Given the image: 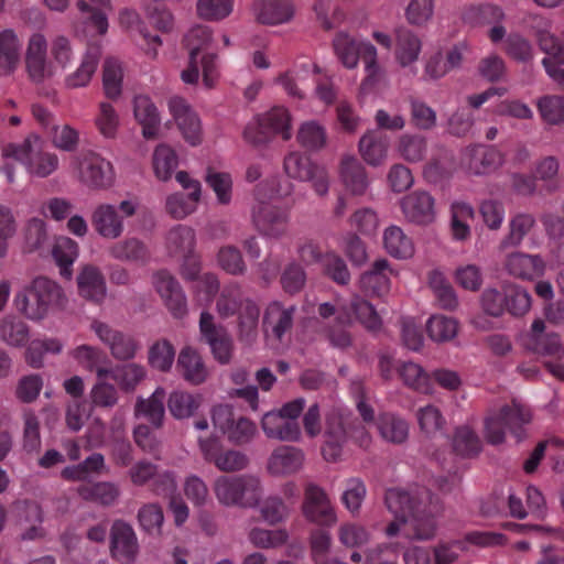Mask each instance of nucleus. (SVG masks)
Wrapping results in <instances>:
<instances>
[{
    "mask_svg": "<svg viewBox=\"0 0 564 564\" xmlns=\"http://www.w3.org/2000/svg\"><path fill=\"white\" fill-rule=\"evenodd\" d=\"M386 505L394 520L386 529L388 536L401 533L406 539L429 540L436 530L437 499L426 488L404 490L391 488L386 492Z\"/></svg>",
    "mask_w": 564,
    "mask_h": 564,
    "instance_id": "f257e3e1",
    "label": "nucleus"
},
{
    "mask_svg": "<svg viewBox=\"0 0 564 564\" xmlns=\"http://www.w3.org/2000/svg\"><path fill=\"white\" fill-rule=\"evenodd\" d=\"M348 440H351L361 448H368L371 444V435L366 426L350 414L339 410H332L325 417L324 443L322 455L330 463L338 462Z\"/></svg>",
    "mask_w": 564,
    "mask_h": 564,
    "instance_id": "f03ea898",
    "label": "nucleus"
},
{
    "mask_svg": "<svg viewBox=\"0 0 564 564\" xmlns=\"http://www.w3.org/2000/svg\"><path fill=\"white\" fill-rule=\"evenodd\" d=\"M274 180L271 182H262L257 185L254 189V198L257 203L251 209V220L254 228L261 236L279 239L288 232L290 212L285 208L267 203L264 200L267 198L265 192H271L268 196L269 198L284 197L292 192L293 185L286 182L285 187L280 185L279 189H274Z\"/></svg>",
    "mask_w": 564,
    "mask_h": 564,
    "instance_id": "7ed1b4c3",
    "label": "nucleus"
},
{
    "mask_svg": "<svg viewBox=\"0 0 564 564\" xmlns=\"http://www.w3.org/2000/svg\"><path fill=\"white\" fill-rule=\"evenodd\" d=\"M212 42V30L206 25L192 28L184 37V44L189 52V62L181 78L186 84H196L202 66L203 82L206 87H214L218 78L217 55L206 52Z\"/></svg>",
    "mask_w": 564,
    "mask_h": 564,
    "instance_id": "20e7f679",
    "label": "nucleus"
},
{
    "mask_svg": "<svg viewBox=\"0 0 564 564\" xmlns=\"http://www.w3.org/2000/svg\"><path fill=\"white\" fill-rule=\"evenodd\" d=\"M333 48L346 68H355L359 59H362L366 70L362 89H372L382 79L383 72L377 62V48L371 43L357 41L346 32H338L333 40Z\"/></svg>",
    "mask_w": 564,
    "mask_h": 564,
    "instance_id": "39448f33",
    "label": "nucleus"
},
{
    "mask_svg": "<svg viewBox=\"0 0 564 564\" xmlns=\"http://www.w3.org/2000/svg\"><path fill=\"white\" fill-rule=\"evenodd\" d=\"M2 154L20 162L29 174L36 177H47L58 167L57 155L46 151L44 141L36 134L28 135L20 143L6 144Z\"/></svg>",
    "mask_w": 564,
    "mask_h": 564,
    "instance_id": "423d86ee",
    "label": "nucleus"
},
{
    "mask_svg": "<svg viewBox=\"0 0 564 564\" xmlns=\"http://www.w3.org/2000/svg\"><path fill=\"white\" fill-rule=\"evenodd\" d=\"M531 421V412L522 404L512 401L499 410H492L485 419V436L488 443L499 445L505 442L507 431L517 442L524 437L523 426Z\"/></svg>",
    "mask_w": 564,
    "mask_h": 564,
    "instance_id": "0eeeda50",
    "label": "nucleus"
},
{
    "mask_svg": "<svg viewBox=\"0 0 564 564\" xmlns=\"http://www.w3.org/2000/svg\"><path fill=\"white\" fill-rule=\"evenodd\" d=\"M214 491L224 506L254 507L262 496L261 481L251 475L220 476L215 480Z\"/></svg>",
    "mask_w": 564,
    "mask_h": 564,
    "instance_id": "6e6552de",
    "label": "nucleus"
},
{
    "mask_svg": "<svg viewBox=\"0 0 564 564\" xmlns=\"http://www.w3.org/2000/svg\"><path fill=\"white\" fill-rule=\"evenodd\" d=\"M280 133L284 140L291 138V117L288 109L273 107L267 113L250 122L243 131V138L253 145L267 143L274 134Z\"/></svg>",
    "mask_w": 564,
    "mask_h": 564,
    "instance_id": "1a4fd4ad",
    "label": "nucleus"
},
{
    "mask_svg": "<svg viewBox=\"0 0 564 564\" xmlns=\"http://www.w3.org/2000/svg\"><path fill=\"white\" fill-rule=\"evenodd\" d=\"M137 212V203L122 200L118 208L110 204H101L96 207L91 216V225L95 231L106 239L119 238L123 230V218L131 217Z\"/></svg>",
    "mask_w": 564,
    "mask_h": 564,
    "instance_id": "9d476101",
    "label": "nucleus"
},
{
    "mask_svg": "<svg viewBox=\"0 0 564 564\" xmlns=\"http://www.w3.org/2000/svg\"><path fill=\"white\" fill-rule=\"evenodd\" d=\"M283 167L289 177L301 182H311L317 195L324 196L328 193L327 171L314 163L310 156L301 152H291L284 158Z\"/></svg>",
    "mask_w": 564,
    "mask_h": 564,
    "instance_id": "9b49d317",
    "label": "nucleus"
},
{
    "mask_svg": "<svg viewBox=\"0 0 564 564\" xmlns=\"http://www.w3.org/2000/svg\"><path fill=\"white\" fill-rule=\"evenodd\" d=\"M175 178L189 193L187 195L183 193L170 195L166 198V210L173 218L183 219L196 210L200 199L202 185L185 171L177 172Z\"/></svg>",
    "mask_w": 564,
    "mask_h": 564,
    "instance_id": "f8f14e48",
    "label": "nucleus"
},
{
    "mask_svg": "<svg viewBox=\"0 0 564 564\" xmlns=\"http://www.w3.org/2000/svg\"><path fill=\"white\" fill-rule=\"evenodd\" d=\"M25 70L28 78L36 85L53 76V66L47 58V41L41 33H34L29 39Z\"/></svg>",
    "mask_w": 564,
    "mask_h": 564,
    "instance_id": "ddd939ff",
    "label": "nucleus"
},
{
    "mask_svg": "<svg viewBox=\"0 0 564 564\" xmlns=\"http://www.w3.org/2000/svg\"><path fill=\"white\" fill-rule=\"evenodd\" d=\"M523 347L536 355L550 356L557 359L564 357V344L556 333H545L542 319L533 321L530 330L522 336Z\"/></svg>",
    "mask_w": 564,
    "mask_h": 564,
    "instance_id": "4468645a",
    "label": "nucleus"
},
{
    "mask_svg": "<svg viewBox=\"0 0 564 564\" xmlns=\"http://www.w3.org/2000/svg\"><path fill=\"white\" fill-rule=\"evenodd\" d=\"M523 347L536 355L550 356L557 359L564 357V344L556 333H545L542 319L533 321L530 330L522 336Z\"/></svg>",
    "mask_w": 564,
    "mask_h": 564,
    "instance_id": "2eb2a0df",
    "label": "nucleus"
},
{
    "mask_svg": "<svg viewBox=\"0 0 564 564\" xmlns=\"http://www.w3.org/2000/svg\"><path fill=\"white\" fill-rule=\"evenodd\" d=\"M303 514L307 521L319 527L329 528L337 521L328 496L316 485H308L305 489Z\"/></svg>",
    "mask_w": 564,
    "mask_h": 564,
    "instance_id": "dca6fc26",
    "label": "nucleus"
},
{
    "mask_svg": "<svg viewBox=\"0 0 564 564\" xmlns=\"http://www.w3.org/2000/svg\"><path fill=\"white\" fill-rule=\"evenodd\" d=\"M199 330L203 339L209 345L216 360L228 364L232 355V339L223 326L214 322V316L208 312H202Z\"/></svg>",
    "mask_w": 564,
    "mask_h": 564,
    "instance_id": "f3484780",
    "label": "nucleus"
},
{
    "mask_svg": "<svg viewBox=\"0 0 564 564\" xmlns=\"http://www.w3.org/2000/svg\"><path fill=\"white\" fill-rule=\"evenodd\" d=\"M78 170L80 181L90 188H107L113 182L111 163L95 152L82 155Z\"/></svg>",
    "mask_w": 564,
    "mask_h": 564,
    "instance_id": "a211bd4d",
    "label": "nucleus"
},
{
    "mask_svg": "<svg viewBox=\"0 0 564 564\" xmlns=\"http://www.w3.org/2000/svg\"><path fill=\"white\" fill-rule=\"evenodd\" d=\"M110 555L121 563H131L139 552L138 538L133 528L123 520H116L110 528Z\"/></svg>",
    "mask_w": 564,
    "mask_h": 564,
    "instance_id": "6ab92c4d",
    "label": "nucleus"
},
{
    "mask_svg": "<svg viewBox=\"0 0 564 564\" xmlns=\"http://www.w3.org/2000/svg\"><path fill=\"white\" fill-rule=\"evenodd\" d=\"M169 109L186 142L191 145L199 144L202 141L200 120L187 101L182 97H172L169 100Z\"/></svg>",
    "mask_w": 564,
    "mask_h": 564,
    "instance_id": "aec40b11",
    "label": "nucleus"
},
{
    "mask_svg": "<svg viewBox=\"0 0 564 564\" xmlns=\"http://www.w3.org/2000/svg\"><path fill=\"white\" fill-rule=\"evenodd\" d=\"M91 328L98 338L109 347L115 359L129 360L134 358L139 346L131 335L97 321L91 324Z\"/></svg>",
    "mask_w": 564,
    "mask_h": 564,
    "instance_id": "412c9836",
    "label": "nucleus"
},
{
    "mask_svg": "<svg viewBox=\"0 0 564 564\" xmlns=\"http://www.w3.org/2000/svg\"><path fill=\"white\" fill-rule=\"evenodd\" d=\"M153 281L171 314L175 318H183L187 314V302L177 280L170 272L161 270L154 274Z\"/></svg>",
    "mask_w": 564,
    "mask_h": 564,
    "instance_id": "4be33fe9",
    "label": "nucleus"
},
{
    "mask_svg": "<svg viewBox=\"0 0 564 564\" xmlns=\"http://www.w3.org/2000/svg\"><path fill=\"white\" fill-rule=\"evenodd\" d=\"M404 217L416 225L431 224L435 218V199L426 191H414L400 200Z\"/></svg>",
    "mask_w": 564,
    "mask_h": 564,
    "instance_id": "5701e85b",
    "label": "nucleus"
},
{
    "mask_svg": "<svg viewBox=\"0 0 564 564\" xmlns=\"http://www.w3.org/2000/svg\"><path fill=\"white\" fill-rule=\"evenodd\" d=\"M295 311V306L284 307L280 302L270 303L262 321L264 334L282 341L293 327Z\"/></svg>",
    "mask_w": 564,
    "mask_h": 564,
    "instance_id": "b1692460",
    "label": "nucleus"
},
{
    "mask_svg": "<svg viewBox=\"0 0 564 564\" xmlns=\"http://www.w3.org/2000/svg\"><path fill=\"white\" fill-rule=\"evenodd\" d=\"M463 162L470 173L484 175L494 172L502 164V155L495 147L478 144L466 148Z\"/></svg>",
    "mask_w": 564,
    "mask_h": 564,
    "instance_id": "393cba45",
    "label": "nucleus"
},
{
    "mask_svg": "<svg viewBox=\"0 0 564 564\" xmlns=\"http://www.w3.org/2000/svg\"><path fill=\"white\" fill-rule=\"evenodd\" d=\"M393 270L386 259L376 260L370 269L360 276L361 290L371 296L383 297L390 291V278Z\"/></svg>",
    "mask_w": 564,
    "mask_h": 564,
    "instance_id": "a878e982",
    "label": "nucleus"
},
{
    "mask_svg": "<svg viewBox=\"0 0 564 564\" xmlns=\"http://www.w3.org/2000/svg\"><path fill=\"white\" fill-rule=\"evenodd\" d=\"M304 462V453L301 448L281 445L270 455L268 470L273 476L292 475L300 470Z\"/></svg>",
    "mask_w": 564,
    "mask_h": 564,
    "instance_id": "bb28decb",
    "label": "nucleus"
},
{
    "mask_svg": "<svg viewBox=\"0 0 564 564\" xmlns=\"http://www.w3.org/2000/svg\"><path fill=\"white\" fill-rule=\"evenodd\" d=\"M261 426L269 438L285 442H297L301 437L299 422L286 420L278 411L267 412L262 417Z\"/></svg>",
    "mask_w": 564,
    "mask_h": 564,
    "instance_id": "cd10ccee",
    "label": "nucleus"
},
{
    "mask_svg": "<svg viewBox=\"0 0 564 564\" xmlns=\"http://www.w3.org/2000/svg\"><path fill=\"white\" fill-rule=\"evenodd\" d=\"M505 268L517 279L533 280L544 272V261L539 256L514 252L507 257Z\"/></svg>",
    "mask_w": 564,
    "mask_h": 564,
    "instance_id": "c85d7f7f",
    "label": "nucleus"
},
{
    "mask_svg": "<svg viewBox=\"0 0 564 564\" xmlns=\"http://www.w3.org/2000/svg\"><path fill=\"white\" fill-rule=\"evenodd\" d=\"M22 43L12 29L0 31V76H10L21 62Z\"/></svg>",
    "mask_w": 564,
    "mask_h": 564,
    "instance_id": "c756f323",
    "label": "nucleus"
},
{
    "mask_svg": "<svg viewBox=\"0 0 564 564\" xmlns=\"http://www.w3.org/2000/svg\"><path fill=\"white\" fill-rule=\"evenodd\" d=\"M77 8L83 14H85L83 30L85 33L91 36H100L107 33V11L111 10L110 0H100L93 7L84 0H78Z\"/></svg>",
    "mask_w": 564,
    "mask_h": 564,
    "instance_id": "7c9ffc66",
    "label": "nucleus"
},
{
    "mask_svg": "<svg viewBox=\"0 0 564 564\" xmlns=\"http://www.w3.org/2000/svg\"><path fill=\"white\" fill-rule=\"evenodd\" d=\"M101 56V46L97 42H89L78 68L69 74L65 84L68 88L85 87L95 74Z\"/></svg>",
    "mask_w": 564,
    "mask_h": 564,
    "instance_id": "2f4dec72",
    "label": "nucleus"
},
{
    "mask_svg": "<svg viewBox=\"0 0 564 564\" xmlns=\"http://www.w3.org/2000/svg\"><path fill=\"white\" fill-rule=\"evenodd\" d=\"M133 113L135 120L142 127V134L145 139H154L158 135L161 118L156 106L150 97L138 95L133 100Z\"/></svg>",
    "mask_w": 564,
    "mask_h": 564,
    "instance_id": "473e14b6",
    "label": "nucleus"
},
{
    "mask_svg": "<svg viewBox=\"0 0 564 564\" xmlns=\"http://www.w3.org/2000/svg\"><path fill=\"white\" fill-rule=\"evenodd\" d=\"M79 294L86 300L100 303L106 296V281L100 270L91 264L83 267L77 276Z\"/></svg>",
    "mask_w": 564,
    "mask_h": 564,
    "instance_id": "72a5a7b5",
    "label": "nucleus"
},
{
    "mask_svg": "<svg viewBox=\"0 0 564 564\" xmlns=\"http://www.w3.org/2000/svg\"><path fill=\"white\" fill-rule=\"evenodd\" d=\"M254 11L259 23L270 25L289 22L294 14V8L289 0L258 1Z\"/></svg>",
    "mask_w": 564,
    "mask_h": 564,
    "instance_id": "f704fd0d",
    "label": "nucleus"
},
{
    "mask_svg": "<svg viewBox=\"0 0 564 564\" xmlns=\"http://www.w3.org/2000/svg\"><path fill=\"white\" fill-rule=\"evenodd\" d=\"M388 147V138L377 130L368 131L359 141V152L362 159L372 166H378L384 161Z\"/></svg>",
    "mask_w": 564,
    "mask_h": 564,
    "instance_id": "c9c22d12",
    "label": "nucleus"
},
{
    "mask_svg": "<svg viewBox=\"0 0 564 564\" xmlns=\"http://www.w3.org/2000/svg\"><path fill=\"white\" fill-rule=\"evenodd\" d=\"M380 436L392 444H402L409 436V424L400 415L392 412H382L376 420Z\"/></svg>",
    "mask_w": 564,
    "mask_h": 564,
    "instance_id": "e433bc0d",
    "label": "nucleus"
},
{
    "mask_svg": "<svg viewBox=\"0 0 564 564\" xmlns=\"http://www.w3.org/2000/svg\"><path fill=\"white\" fill-rule=\"evenodd\" d=\"M340 176L352 195H364L369 185L365 167L355 158H345L340 164Z\"/></svg>",
    "mask_w": 564,
    "mask_h": 564,
    "instance_id": "4c0bfd02",
    "label": "nucleus"
},
{
    "mask_svg": "<svg viewBox=\"0 0 564 564\" xmlns=\"http://www.w3.org/2000/svg\"><path fill=\"white\" fill-rule=\"evenodd\" d=\"M422 50L420 37L408 29H398L395 34V58L402 67L415 63Z\"/></svg>",
    "mask_w": 564,
    "mask_h": 564,
    "instance_id": "58836bf2",
    "label": "nucleus"
},
{
    "mask_svg": "<svg viewBox=\"0 0 564 564\" xmlns=\"http://www.w3.org/2000/svg\"><path fill=\"white\" fill-rule=\"evenodd\" d=\"M77 494L83 500L109 507L119 498L120 489L113 482L98 481L80 485L77 488Z\"/></svg>",
    "mask_w": 564,
    "mask_h": 564,
    "instance_id": "ea45409f",
    "label": "nucleus"
},
{
    "mask_svg": "<svg viewBox=\"0 0 564 564\" xmlns=\"http://www.w3.org/2000/svg\"><path fill=\"white\" fill-rule=\"evenodd\" d=\"M238 316V339L245 345H252L258 337L260 308L254 301H247Z\"/></svg>",
    "mask_w": 564,
    "mask_h": 564,
    "instance_id": "a19ab883",
    "label": "nucleus"
},
{
    "mask_svg": "<svg viewBox=\"0 0 564 564\" xmlns=\"http://www.w3.org/2000/svg\"><path fill=\"white\" fill-rule=\"evenodd\" d=\"M176 367L182 377L193 384L204 382L207 377V370L200 356L189 347L181 350Z\"/></svg>",
    "mask_w": 564,
    "mask_h": 564,
    "instance_id": "79ce46f5",
    "label": "nucleus"
},
{
    "mask_svg": "<svg viewBox=\"0 0 564 564\" xmlns=\"http://www.w3.org/2000/svg\"><path fill=\"white\" fill-rule=\"evenodd\" d=\"M14 303L21 313L33 321L42 319L51 312L45 301L36 294L31 284L15 295Z\"/></svg>",
    "mask_w": 564,
    "mask_h": 564,
    "instance_id": "37998d69",
    "label": "nucleus"
},
{
    "mask_svg": "<svg viewBox=\"0 0 564 564\" xmlns=\"http://www.w3.org/2000/svg\"><path fill=\"white\" fill-rule=\"evenodd\" d=\"M109 254L120 261L145 262L150 258L148 247L137 238H128L113 243Z\"/></svg>",
    "mask_w": 564,
    "mask_h": 564,
    "instance_id": "c03bdc74",
    "label": "nucleus"
},
{
    "mask_svg": "<svg viewBox=\"0 0 564 564\" xmlns=\"http://www.w3.org/2000/svg\"><path fill=\"white\" fill-rule=\"evenodd\" d=\"M145 373L144 367L134 362L108 368V377L124 392L133 391L144 379Z\"/></svg>",
    "mask_w": 564,
    "mask_h": 564,
    "instance_id": "a18cd8bd",
    "label": "nucleus"
},
{
    "mask_svg": "<svg viewBox=\"0 0 564 564\" xmlns=\"http://www.w3.org/2000/svg\"><path fill=\"white\" fill-rule=\"evenodd\" d=\"M383 246L390 256L398 259L410 258L414 252L411 238L398 226H390L384 230Z\"/></svg>",
    "mask_w": 564,
    "mask_h": 564,
    "instance_id": "49530a36",
    "label": "nucleus"
},
{
    "mask_svg": "<svg viewBox=\"0 0 564 564\" xmlns=\"http://www.w3.org/2000/svg\"><path fill=\"white\" fill-rule=\"evenodd\" d=\"M251 301L245 297L238 284H230L223 289L216 303V308L221 318H228L237 315L245 303Z\"/></svg>",
    "mask_w": 564,
    "mask_h": 564,
    "instance_id": "de8ad7c7",
    "label": "nucleus"
},
{
    "mask_svg": "<svg viewBox=\"0 0 564 564\" xmlns=\"http://www.w3.org/2000/svg\"><path fill=\"white\" fill-rule=\"evenodd\" d=\"M327 131L315 120L305 121L299 128L296 140L307 151H319L327 143Z\"/></svg>",
    "mask_w": 564,
    "mask_h": 564,
    "instance_id": "09e8293b",
    "label": "nucleus"
},
{
    "mask_svg": "<svg viewBox=\"0 0 564 564\" xmlns=\"http://www.w3.org/2000/svg\"><path fill=\"white\" fill-rule=\"evenodd\" d=\"M53 257L59 267L61 275L65 279L72 276V265L78 257V245L68 237H61L53 247Z\"/></svg>",
    "mask_w": 564,
    "mask_h": 564,
    "instance_id": "8fccbe9b",
    "label": "nucleus"
},
{
    "mask_svg": "<svg viewBox=\"0 0 564 564\" xmlns=\"http://www.w3.org/2000/svg\"><path fill=\"white\" fill-rule=\"evenodd\" d=\"M399 155L409 163H417L425 159L427 140L421 134H402L397 143Z\"/></svg>",
    "mask_w": 564,
    "mask_h": 564,
    "instance_id": "3c124183",
    "label": "nucleus"
},
{
    "mask_svg": "<svg viewBox=\"0 0 564 564\" xmlns=\"http://www.w3.org/2000/svg\"><path fill=\"white\" fill-rule=\"evenodd\" d=\"M164 401L165 391L162 388H158L149 399L138 400L135 412L138 415L144 416L155 427H160L165 413Z\"/></svg>",
    "mask_w": 564,
    "mask_h": 564,
    "instance_id": "603ef678",
    "label": "nucleus"
},
{
    "mask_svg": "<svg viewBox=\"0 0 564 564\" xmlns=\"http://www.w3.org/2000/svg\"><path fill=\"white\" fill-rule=\"evenodd\" d=\"M73 357L84 369L96 372L97 378L108 377V368L101 365L106 356L99 349L82 345L73 350Z\"/></svg>",
    "mask_w": 564,
    "mask_h": 564,
    "instance_id": "864d4df0",
    "label": "nucleus"
},
{
    "mask_svg": "<svg viewBox=\"0 0 564 564\" xmlns=\"http://www.w3.org/2000/svg\"><path fill=\"white\" fill-rule=\"evenodd\" d=\"M398 373L404 384L411 389L421 393L431 392L432 378L421 366L414 362H403L398 368Z\"/></svg>",
    "mask_w": 564,
    "mask_h": 564,
    "instance_id": "5fc2aeb1",
    "label": "nucleus"
},
{
    "mask_svg": "<svg viewBox=\"0 0 564 564\" xmlns=\"http://www.w3.org/2000/svg\"><path fill=\"white\" fill-rule=\"evenodd\" d=\"M206 184L213 189L220 205H228L232 198V177L227 172H219L212 166L206 169Z\"/></svg>",
    "mask_w": 564,
    "mask_h": 564,
    "instance_id": "6e6d98bb",
    "label": "nucleus"
},
{
    "mask_svg": "<svg viewBox=\"0 0 564 564\" xmlns=\"http://www.w3.org/2000/svg\"><path fill=\"white\" fill-rule=\"evenodd\" d=\"M123 70L117 58L108 57L102 67V84L105 95L110 99H116L121 95Z\"/></svg>",
    "mask_w": 564,
    "mask_h": 564,
    "instance_id": "4d7b16f0",
    "label": "nucleus"
},
{
    "mask_svg": "<svg viewBox=\"0 0 564 564\" xmlns=\"http://www.w3.org/2000/svg\"><path fill=\"white\" fill-rule=\"evenodd\" d=\"M535 219L531 214L518 213L511 217L509 223V234L501 241V247H517L524 237L531 231Z\"/></svg>",
    "mask_w": 564,
    "mask_h": 564,
    "instance_id": "13d9d810",
    "label": "nucleus"
},
{
    "mask_svg": "<svg viewBox=\"0 0 564 564\" xmlns=\"http://www.w3.org/2000/svg\"><path fill=\"white\" fill-rule=\"evenodd\" d=\"M0 339L10 346H23L29 340V327L20 318L7 316L0 323Z\"/></svg>",
    "mask_w": 564,
    "mask_h": 564,
    "instance_id": "bf43d9fd",
    "label": "nucleus"
},
{
    "mask_svg": "<svg viewBox=\"0 0 564 564\" xmlns=\"http://www.w3.org/2000/svg\"><path fill=\"white\" fill-rule=\"evenodd\" d=\"M454 169L453 154L442 148L437 154L426 163L423 174L429 182L436 183L442 178L448 176Z\"/></svg>",
    "mask_w": 564,
    "mask_h": 564,
    "instance_id": "052dcab7",
    "label": "nucleus"
},
{
    "mask_svg": "<svg viewBox=\"0 0 564 564\" xmlns=\"http://www.w3.org/2000/svg\"><path fill=\"white\" fill-rule=\"evenodd\" d=\"M152 164L155 176L161 181H167L177 167V155L171 147L160 144L154 150Z\"/></svg>",
    "mask_w": 564,
    "mask_h": 564,
    "instance_id": "680f3d73",
    "label": "nucleus"
},
{
    "mask_svg": "<svg viewBox=\"0 0 564 564\" xmlns=\"http://www.w3.org/2000/svg\"><path fill=\"white\" fill-rule=\"evenodd\" d=\"M426 330L434 341H448L453 339L458 330V323L455 318L445 315H433L426 323Z\"/></svg>",
    "mask_w": 564,
    "mask_h": 564,
    "instance_id": "e2e57ef3",
    "label": "nucleus"
},
{
    "mask_svg": "<svg viewBox=\"0 0 564 564\" xmlns=\"http://www.w3.org/2000/svg\"><path fill=\"white\" fill-rule=\"evenodd\" d=\"M323 273L338 285L350 282V272L345 260L334 251H327L321 263Z\"/></svg>",
    "mask_w": 564,
    "mask_h": 564,
    "instance_id": "0e129e2a",
    "label": "nucleus"
},
{
    "mask_svg": "<svg viewBox=\"0 0 564 564\" xmlns=\"http://www.w3.org/2000/svg\"><path fill=\"white\" fill-rule=\"evenodd\" d=\"M195 243V231L191 227L178 225L169 231V249L175 254L183 256L193 252Z\"/></svg>",
    "mask_w": 564,
    "mask_h": 564,
    "instance_id": "69168bd1",
    "label": "nucleus"
},
{
    "mask_svg": "<svg viewBox=\"0 0 564 564\" xmlns=\"http://www.w3.org/2000/svg\"><path fill=\"white\" fill-rule=\"evenodd\" d=\"M453 448L460 456L471 457L480 452L481 442L474 430L459 426L454 434Z\"/></svg>",
    "mask_w": 564,
    "mask_h": 564,
    "instance_id": "338daca9",
    "label": "nucleus"
},
{
    "mask_svg": "<svg viewBox=\"0 0 564 564\" xmlns=\"http://www.w3.org/2000/svg\"><path fill=\"white\" fill-rule=\"evenodd\" d=\"M31 285L36 294L41 295V299L45 301L51 311L63 305L64 292L55 281L46 276H37L32 281Z\"/></svg>",
    "mask_w": 564,
    "mask_h": 564,
    "instance_id": "774afa93",
    "label": "nucleus"
}]
</instances>
